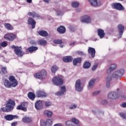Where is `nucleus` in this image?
<instances>
[{
    "instance_id": "nucleus-1",
    "label": "nucleus",
    "mask_w": 126,
    "mask_h": 126,
    "mask_svg": "<svg viewBox=\"0 0 126 126\" xmlns=\"http://www.w3.org/2000/svg\"><path fill=\"white\" fill-rule=\"evenodd\" d=\"M10 81L11 82V84L9 83V81L5 79L4 81V85L7 88H10V87H16L17 86L18 82L14 76H10L9 77Z\"/></svg>"
},
{
    "instance_id": "nucleus-2",
    "label": "nucleus",
    "mask_w": 126,
    "mask_h": 126,
    "mask_svg": "<svg viewBox=\"0 0 126 126\" xmlns=\"http://www.w3.org/2000/svg\"><path fill=\"white\" fill-rule=\"evenodd\" d=\"M123 94L122 91L120 88H117V93L115 92H111L108 94V99L109 100H115L119 97V96H121Z\"/></svg>"
},
{
    "instance_id": "nucleus-3",
    "label": "nucleus",
    "mask_w": 126,
    "mask_h": 126,
    "mask_svg": "<svg viewBox=\"0 0 126 126\" xmlns=\"http://www.w3.org/2000/svg\"><path fill=\"white\" fill-rule=\"evenodd\" d=\"M52 81L54 84L57 86L63 85V77L61 75L56 76L53 78Z\"/></svg>"
},
{
    "instance_id": "nucleus-4",
    "label": "nucleus",
    "mask_w": 126,
    "mask_h": 126,
    "mask_svg": "<svg viewBox=\"0 0 126 126\" xmlns=\"http://www.w3.org/2000/svg\"><path fill=\"white\" fill-rule=\"evenodd\" d=\"M125 73V70L124 69H120L119 70L114 71L112 74V76L114 78H116V79H120Z\"/></svg>"
},
{
    "instance_id": "nucleus-5",
    "label": "nucleus",
    "mask_w": 126,
    "mask_h": 126,
    "mask_svg": "<svg viewBox=\"0 0 126 126\" xmlns=\"http://www.w3.org/2000/svg\"><path fill=\"white\" fill-rule=\"evenodd\" d=\"M78 120L75 118H73L71 121H67L65 122L66 126H78Z\"/></svg>"
},
{
    "instance_id": "nucleus-6",
    "label": "nucleus",
    "mask_w": 126,
    "mask_h": 126,
    "mask_svg": "<svg viewBox=\"0 0 126 126\" xmlns=\"http://www.w3.org/2000/svg\"><path fill=\"white\" fill-rule=\"evenodd\" d=\"M16 38V35L12 32H9L4 35V39L8 41H13Z\"/></svg>"
},
{
    "instance_id": "nucleus-7",
    "label": "nucleus",
    "mask_w": 126,
    "mask_h": 126,
    "mask_svg": "<svg viewBox=\"0 0 126 126\" xmlns=\"http://www.w3.org/2000/svg\"><path fill=\"white\" fill-rule=\"evenodd\" d=\"M10 111H12L14 108V106H15V101L11 99H9L7 101L6 105Z\"/></svg>"
},
{
    "instance_id": "nucleus-8",
    "label": "nucleus",
    "mask_w": 126,
    "mask_h": 126,
    "mask_svg": "<svg viewBox=\"0 0 126 126\" xmlns=\"http://www.w3.org/2000/svg\"><path fill=\"white\" fill-rule=\"evenodd\" d=\"M112 8H115L118 10H125V8L120 3H113L111 4Z\"/></svg>"
},
{
    "instance_id": "nucleus-9",
    "label": "nucleus",
    "mask_w": 126,
    "mask_h": 126,
    "mask_svg": "<svg viewBox=\"0 0 126 126\" xmlns=\"http://www.w3.org/2000/svg\"><path fill=\"white\" fill-rule=\"evenodd\" d=\"M66 91V88L65 86H63L60 87V90L55 94L57 96H63L64 94V92Z\"/></svg>"
},
{
    "instance_id": "nucleus-10",
    "label": "nucleus",
    "mask_w": 126,
    "mask_h": 126,
    "mask_svg": "<svg viewBox=\"0 0 126 126\" xmlns=\"http://www.w3.org/2000/svg\"><path fill=\"white\" fill-rule=\"evenodd\" d=\"M75 89L76 91H78V92H81V91L83 89V88L81 86V82L79 79L76 81Z\"/></svg>"
},
{
    "instance_id": "nucleus-11",
    "label": "nucleus",
    "mask_w": 126,
    "mask_h": 126,
    "mask_svg": "<svg viewBox=\"0 0 126 126\" xmlns=\"http://www.w3.org/2000/svg\"><path fill=\"white\" fill-rule=\"evenodd\" d=\"M15 54L18 57H22L24 55V52H22V48L21 47H17L16 49H14Z\"/></svg>"
},
{
    "instance_id": "nucleus-12",
    "label": "nucleus",
    "mask_w": 126,
    "mask_h": 126,
    "mask_svg": "<svg viewBox=\"0 0 126 126\" xmlns=\"http://www.w3.org/2000/svg\"><path fill=\"white\" fill-rule=\"evenodd\" d=\"M4 119H5L6 121H12V120H14L15 119H18V116H17V115L9 114L4 116Z\"/></svg>"
},
{
    "instance_id": "nucleus-13",
    "label": "nucleus",
    "mask_w": 126,
    "mask_h": 126,
    "mask_svg": "<svg viewBox=\"0 0 126 126\" xmlns=\"http://www.w3.org/2000/svg\"><path fill=\"white\" fill-rule=\"evenodd\" d=\"M28 24L29 25L32 26V29H34L35 25H36V21L33 19V18H29L28 20Z\"/></svg>"
},
{
    "instance_id": "nucleus-14",
    "label": "nucleus",
    "mask_w": 126,
    "mask_h": 126,
    "mask_svg": "<svg viewBox=\"0 0 126 126\" xmlns=\"http://www.w3.org/2000/svg\"><path fill=\"white\" fill-rule=\"evenodd\" d=\"M81 21L83 23H91V18L89 16L85 15L83 19L81 20Z\"/></svg>"
},
{
    "instance_id": "nucleus-15",
    "label": "nucleus",
    "mask_w": 126,
    "mask_h": 126,
    "mask_svg": "<svg viewBox=\"0 0 126 126\" xmlns=\"http://www.w3.org/2000/svg\"><path fill=\"white\" fill-rule=\"evenodd\" d=\"M35 109L36 110H41L43 108V102L41 100L37 101L35 104Z\"/></svg>"
},
{
    "instance_id": "nucleus-16",
    "label": "nucleus",
    "mask_w": 126,
    "mask_h": 126,
    "mask_svg": "<svg viewBox=\"0 0 126 126\" xmlns=\"http://www.w3.org/2000/svg\"><path fill=\"white\" fill-rule=\"evenodd\" d=\"M17 110H22L24 112H26L27 108L25 107V103L24 102L21 103L20 105L17 107Z\"/></svg>"
},
{
    "instance_id": "nucleus-17",
    "label": "nucleus",
    "mask_w": 126,
    "mask_h": 126,
    "mask_svg": "<svg viewBox=\"0 0 126 126\" xmlns=\"http://www.w3.org/2000/svg\"><path fill=\"white\" fill-rule=\"evenodd\" d=\"M118 28L119 30L120 38H122V36H123V34L124 33V30H125V27L122 25H119L118 26Z\"/></svg>"
},
{
    "instance_id": "nucleus-18",
    "label": "nucleus",
    "mask_w": 126,
    "mask_h": 126,
    "mask_svg": "<svg viewBox=\"0 0 126 126\" xmlns=\"http://www.w3.org/2000/svg\"><path fill=\"white\" fill-rule=\"evenodd\" d=\"M88 51L89 54L92 56V58H94V57H95L96 51H95L94 48L92 47H89Z\"/></svg>"
},
{
    "instance_id": "nucleus-19",
    "label": "nucleus",
    "mask_w": 126,
    "mask_h": 126,
    "mask_svg": "<svg viewBox=\"0 0 126 126\" xmlns=\"http://www.w3.org/2000/svg\"><path fill=\"white\" fill-rule=\"evenodd\" d=\"M97 34L100 39H103L105 37V32L101 29L97 30Z\"/></svg>"
},
{
    "instance_id": "nucleus-20",
    "label": "nucleus",
    "mask_w": 126,
    "mask_h": 126,
    "mask_svg": "<svg viewBox=\"0 0 126 126\" xmlns=\"http://www.w3.org/2000/svg\"><path fill=\"white\" fill-rule=\"evenodd\" d=\"M95 82H96V79H92L90 80L89 82V85L88 86L89 89H91V88H93V87H94Z\"/></svg>"
},
{
    "instance_id": "nucleus-21",
    "label": "nucleus",
    "mask_w": 126,
    "mask_h": 126,
    "mask_svg": "<svg viewBox=\"0 0 126 126\" xmlns=\"http://www.w3.org/2000/svg\"><path fill=\"white\" fill-rule=\"evenodd\" d=\"M82 62V58H76L73 59V64L74 65H76L77 63H80Z\"/></svg>"
},
{
    "instance_id": "nucleus-22",
    "label": "nucleus",
    "mask_w": 126,
    "mask_h": 126,
    "mask_svg": "<svg viewBox=\"0 0 126 126\" xmlns=\"http://www.w3.org/2000/svg\"><path fill=\"white\" fill-rule=\"evenodd\" d=\"M57 31H58L59 33H60V34H63L65 33V28L63 26H61L57 29Z\"/></svg>"
},
{
    "instance_id": "nucleus-23",
    "label": "nucleus",
    "mask_w": 126,
    "mask_h": 126,
    "mask_svg": "<svg viewBox=\"0 0 126 126\" xmlns=\"http://www.w3.org/2000/svg\"><path fill=\"white\" fill-rule=\"evenodd\" d=\"M28 15H29V16H32L33 18H35V17H36V18H39V17H40V15H39L38 13L35 12H30L28 13Z\"/></svg>"
},
{
    "instance_id": "nucleus-24",
    "label": "nucleus",
    "mask_w": 126,
    "mask_h": 126,
    "mask_svg": "<svg viewBox=\"0 0 126 126\" xmlns=\"http://www.w3.org/2000/svg\"><path fill=\"white\" fill-rule=\"evenodd\" d=\"M36 95L37 97H46V93L42 91H39L36 92Z\"/></svg>"
},
{
    "instance_id": "nucleus-25",
    "label": "nucleus",
    "mask_w": 126,
    "mask_h": 126,
    "mask_svg": "<svg viewBox=\"0 0 126 126\" xmlns=\"http://www.w3.org/2000/svg\"><path fill=\"white\" fill-rule=\"evenodd\" d=\"M38 50V47L35 46H31L30 48L27 49V52H30V53H33L34 51H37Z\"/></svg>"
},
{
    "instance_id": "nucleus-26",
    "label": "nucleus",
    "mask_w": 126,
    "mask_h": 126,
    "mask_svg": "<svg viewBox=\"0 0 126 126\" xmlns=\"http://www.w3.org/2000/svg\"><path fill=\"white\" fill-rule=\"evenodd\" d=\"M72 61V57L71 56H66L63 58V62L64 63H70Z\"/></svg>"
},
{
    "instance_id": "nucleus-27",
    "label": "nucleus",
    "mask_w": 126,
    "mask_h": 126,
    "mask_svg": "<svg viewBox=\"0 0 126 126\" xmlns=\"http://www.w3.org/2000/svg\"><path fill=\"white\" fill-rule=\"evenodd\" d=\"M38 34L40 36H42V37H47L48 36V32L46 31H39Z\"/></svg>"
},
{
    "instance_id": "nucleus-28",
    "label": "nucleus",
    "mask_w": 126,
    "mask_h": 126,
    "mask_svg": "<svg viewBox=\"0 0 126 126\" xmlns=\"http://www.w3.org/2000/svg\"><path fill=\"white\" fill-rule=\"evenodd\" d=\"M93 6H98V2L97 0H88Z\"/></svg>"
},
{
    "instance_id": "nucleus-29",
    "label": "nucleus",
    "mask_w": 126,
    "mask_h": 126,
    "mask_svg": "<svg viewBox=\"0 0 126 126\" xmlns=\"http://www.w3.org/2000/svg\"><path fill=\"white\" fill-rule=\"evenodd\" d=\"M4 27H5L7 30H13V27L10 25V24L5 23Z\"/></svg>"
},
{
    "instance_id": "nucleus-30",
    "label": "nucleus",
    "mask_w": 126,
    "mask_h": 126,
    "mask_svg": "<svg viewBox=\"0 0 126 126\" xmlns=\"http://www.w3.org/2000/svg\"><path fill=\"white\" fill-rule=\"evenodd\" d=\"M23 122H24V123H31V122H32V119L31 118L29 117H24L22 119Z\"/></svg>"
},
{
    "instance_id": "nucleus-31",
    "label": "nucleus",
    "mask_w": 126,
    "mask_h": 126,
    "mask_svg": "<svg viewBox=\"0 0 126 126\" xmlns=\"http://www.w3.org/2000/svg\"><path fill=\"white\" fill-rule=\"evenodd\" d=\"M44 114L45 116H47L48 118H51V117L53 116V112L48 110H45L44 112Z\"/></svg>"
},
{
    "instance_id": "nucleus-32",
    "label": "nucleus",
    "mask_w": 126,
    "mask_h": 126,
    "mask_svg": "<svg viewBox=\"0 0 126 126\" xmlns=\"http://www.w3.org/2000/svg\"><path fill=\"white\" fill-rule=\"evenodd\" d=\"M28 97L29 99L33 100L35 99V94H33V93H29L28 94Z\"/></svg>"
},
{
    "instance_id": "nucleus-33",
    "label": "nucleus",
    "mask_w": 126,
    "mask_h": 126,
    "mask_svg": "<svg viewBox=\"0 0 126 126\" xmlns=\"http://www.w3.org/2000/svg\"><path fill=\"white\" fill-rule=\"evenodd\" d=\"M37 42L39 45L41 46L43 45H46L47 44V41L45 40L44 39H39L37 41Z\"/></svg>"
},
{
    "instance_id": "nucleus-34",
    "label": "nucleus",
    "mask_w": 126,
    "mask_h": 126,
    "mask_svg": "<svg viewBox=\"0 0 126 126\" xmlns=\"http://www.w3.org/2000/svg\"><path fill=\"white\" fill-rule=\"evenodd\" d=\"M91 66V63L88 62H86L83 64L84 68H89Z\"/></svg>"
},
{
    "instance_id": "nucleus-35",
    "label": "nucleus",
    "mask_w": 126,
    "mask_h": 126,
    "mask_svg": "<svg viewBox=\"0 0 126 126\" xmlns=\"http://www.w3.org/2000/svg\"><path fill=\"white\" fill-rule=\"evenodd\" d=\"M34 77H35V78H38L39 79H44V77H43L42 75H41V73H40V72L36 73L34 75Z\"/></svg>"
},
{
    "instance_id": "nucleus-36",
    "label": "nucleus",
    "mask_w": 126,
    "mask_h": 126,
    "mask_svg": "<svg viewBox=\"0 0 126 126\" xmlns=\"http://www.w3.org/2000/svg\"><path fill=\"white\" fill-rule=\"evenodd\" d=\"M59 68L57 66V65H54L51 67V71L53 73H56V71L58 70Z\"/></svg>"
},
{
    "instance_id": "nucleus-37",
    "label": "nucleus",
    "mask_w": 126,
    "mask_h": 126,
    "mask_svg": "<svg viewBox=\"0 0 126 126\" xmlns=\"http://www.w3.org/2000/svg\"><path fill=\"white\" fill-rule=\"evenodd\" d=\"M45 123L46 124V126H52V125H53V120H52V119H47Z\"/></svg>"
},
{
    "instance_id": "nucleus-38",
    "label": "nucleus",
    "mask_w": 126,
    "mask_h": 126,
    "mask_svg": "<svg viewBox=\"0 0 126 126\" xmlns=\"http://www.w3.org/2000/svg\"><path fill=\"white\" fill-rule=\"evenodd\" d=\"M1 109L3 112H11V111L9 109V108L6 105L5 107H3Z\"/></svg>"
},
{
    "instance_id": "nucleus-39",
    "label": "nucleus",
    "mask_w": 126,
    "mask_h": 126,
    "mask_svg": "<svg viewBox=\"0 0 126 126\" xmlns=\"http://www.w3.org/2000/svg\"><path fill=\"white\" fill-rule=\"evenodd\" d=\"M109 67H110L113 70H114V69H116L117 68V64H111L109 66Z\"/></svg>"
},
{
    "instance_id": "nucleus-40",
    "label": "nucleus",
    "mask_w": 126,
    "mask_h": 126,
    "mask_svg": "<svg viewBox=\"0 0 126 126\" xmlns=\"http://www.w3.org/2000/svg\"><path fill=\"white\" fill-rule=\"evenodd\" d=\"M39 73H40L41 76H42V77H44V76H46V75H47V72H46V71L45 70H42L41 71H40L39 72Z\"/></svg>"
},
{
    "instance_id": "nucleus-41",
    "label": "nucleus",
    "mask_w": 126,
    "mask_h": 126,
    "mask_svg": "<svg viewBox=\"0 0 126 126\" xmlns=\"http://www.w3.org/2000/svg\"><path fill=\"white\" fill-rule=\"evenodd\" d=\"M54 44H62L63 41L61 39H56L53 41Z\"/></svg>"
},
{
    "instance_id": "nucleus-42",
    "label": "nucleus",
    "mask_w": 126,
    "mask_h": 126,
    "mask_svg": "<svg viewBox=\"0 0 126 126\" xmlns=\"http://www.w3.org/2000/svg\"><path fill=\"white\" fill-rule=\"evenodd\" d=\"M120 116L123 120H126V113H120Z\"/></svg>"
},
{
    "instance_id": "nucleus-43",
    "label": "nucleus",
    "mask_w": 126,
    "mask_h": 126,
    "mask_svg": "<svg viewBox=\"0 0 126 126\" xmlns=\"http://www.w3.org/2000/svg\"><path fill=\"white\" fill-rule=\"evenodd\" d=\"M72 6L73 7H77V6H79V3L77 2H73L72 3Z\"/></svg>"
},
{
    "instance_id": "nucleus-44",
    "label": "nucleus",
    "mask_w": 126,
    "mask_h": 126,
    "mask_svg": "<svg viewBox=\"0 0 126 126\" xmlns=\"http://www.w3.org/2000/svg\"><path fill=\"white\" fill-rule=\"evenodd\" d=\"M112 80V77L110 75H108L106 77V82H111Z\"/></svg>"
},
{
    "instance_id": "nucleus-45",
    "label": "nucleus",
    "mask_w": 126,
    "mask_h": 126,
    "mask_svg": "<svg viewBox=\"0 0 126 126\" xmlns=\"http://www.w3.org/2000/svg\"><path fill=\"white\" fill-rule=\"evenodd\" d=\"M76 55H79V56H84L85 55L83 52L79 51H76Z\"/></svg>"
},
{
    "instance_id": "nucleus-46",
    "label": "nucleus",
    "mask_w": 126,
    "mask_h": 126,
    "mask_svg": "<svg viewBox=\"0 0 126 126\" xmlns=\"http://www.w3.org/2000/svg\"><path fill=\"white\" fill-rule=\"evenodd\" d=\"M57 14L59 16H63V12H62V11L60 10H58L57 11Z\"/></svg>"
},
{
    "instance_id": "nucleus-47",
    "label": "nucleus",
    "mask_w": 126,
    "mask_h": 126,
    "mask_svg": "<svg viewBox=\"0 0 126 126\" xmlns=\"http://www.w3.org/2000/svg\"><path fill=\"white\" fill-rule=\"evenodd\" d=\"M99 94H100V91H95V92H94L92 94V96H97V95H99Z\"/></svg>"
},
{
    "instance_id": "nucleus-48",
    "label": "nucleus",
    "mask_w": 126,
    "mask_h": 126,
    "mask_svg": "<svg viewBox=\"0 0 126 126\" xmlns=\"http://www.w3.org/2000/svg\"><path fill=\"white\" fill-rule=\"evenodd\" d=\"M77 107V105L75 104H72L69 107V109H71V110H73V109H76V107Z\"/></svg>"
},
{
    "instance_id": "nucleus-49",
    "label": "nucleus",
    "mask_w": 126,
    "mask_h": 126,
    "mask_svg": "<svg viewBox=\"0 0 126 126\" xmlns=\"http://www.w3.org/2000/svg\"><path fill=\"white\" fill-rule=\"evenodd\" d=\"M45 105L46 107H50V106H52V104L49 101H46L45 102Z\"/></svg>"
},
{
    "instance_id": "nucleus-50",
    "label": "nucleus",
    "mask_w": 126,
    "mask_h": 126,
    "mask_svg": "<svg viewBox=\"0 0 126 126\" xmlns=\"http://www.w3.org/2000/svg\"><path fill=\"white\" fill-rule=\"evenodd\" d=\"M98 66V64H95L92 68V70H93V71H94V70H95L96 69V68H97Z\"/></svg>"
},
{
    "instance_id": "nucleus-51",
    "label": "nucleus",
    "mask_w": 126,
    "mask_h": 126,
    "mask_svg": "<svg viewBox=\"0 0 126 126\" xmlns=\"http://www.w3.org/2000/svg\"><path fill=\"white\" fill-rule=\"evenodd\" d=\"M0 46L1 47L4 48V47H6V46H7V43L5 42H3L1 43Z\"/></svg>"
},
{
    "instance_id": "nucleus-52",
    "label": "nucleus",
    "mask_w": 126,
    "mask_h": 126,
    "mask_svg": "<svg viewBox=\"0 0 126 126\" xmlns=\"http://www.w3.org/2000/svg\"><path fill=\"white\" fill-rule=\"evenodd\" d=\"M2 72H3L4 74L6 73V72H7V70H6V67H3L2 68Z\"/></svg>"
},
{
    "instance_id": "nucleus-53",
    "label": "nucleus",
    "mask_w": 126,
    "mask_h": 126,
    "mask_svg": "<svg viewBox=\"0 0 126 126\" xmlns=\"http://www.w3.org/2000/svg\"><path fill=\"white\" fill-rule=\"evenodd\" d=\"M102 105H107L108 104V101L106 100H103L101 101Z\"/></svg>"
},
{
    "instance_id": "nucleus-54",
    "label": "nucleus",
    "mask_w": 126,
    "mask_h": 126,
    "mask_svg": "<svg viewBox=\"0 0 126 126\" xmlns=\"http://www.w3.org/2000/svg\"><path fill=\"white\" fill-rule=\"evenodd\" d=\"M112 71H113V70L111 69L110 67H109V68L107 70V73H108V74H109V73H111Z\"/></svg>"
},
{
    "instance_id": "nucleus-55",
    "label": "nucleus",
    "mask_w": 126,
    "mask_h": 126,
    "mask_svg": "<svg viewBox=\"0 0 126 126\" xmlns=\"http://www.w3.org/2000/svg\"><path fill=\"white\" fill-rule=\"evenodd\" d=\"M106 86L107 88H110L111 85H110V82H106Z\"/></svg>"
},
{
    "instance_id": "nucleus-56",
    "label": "nucleus",
    "mask_w": 126,
    "mask_h": 126,
    "mask_svg": "<svg viewBox=\"0 0 126 126\" xmlns=\"http://www.w3.org/2000/svg\"><path fill=\"white\" fill-rule=\"evenodd\" d=\"M41 126H47V124L46 123V122H41Z\"/></svg>"
},
{
    "instance_id": "nucleus-57",
    "label": "nucleus",
    "mask_w": 126,
    "mask_h": 126,
    "mask_svg": "<svg viewBox=\"0 0 126 126\" xmlns=\"http://www.w3.org/2000/svg\"><path fill=\"white\" fill-rule=\"evenodd\" d=\"M122 106L123 108H126V102H123V103L122 104Z\"/></svg>"
},
{
    "instance_id": "nucleus-58",
    "label": "nucleus",
    "mask_w": 126,
    "mask_h": 126,
    "mask_svg": "<svg viewBox=\"0 0 126 126\" xmlns=\"http://www.w3.org/2000/svg\"><path fill=\"white\" fill-rule=\"evenodd\" d=\"M54 126H63V124L61 123H58L55 124Z\"/></svg>"
},
{
    "instance_id": "nucleus-59",
    "label": "nucleus",
    "mask_w": 126,
    "mask_h": 126,
    "mask_svg": "<svg viewBox=\"0 0 126 126\" xmlns=\"http://www.w3.org/2000/svg\"><path fill=\"white\" fill-rule=\"evenodd\" d=\"M17 125V122H14L11 124L12 126H15Z\"/></svg>"
},
{
    "instance_id": "nucleus-60",
    "label": "nucleus",
    "mask_w": 126,
    "mask_h": 126,
    "mask_svg": "<svg viewBox=\"0 0 126 126\" xmlns=\"http://www.w3.org/2000/svg\"><path fill=\"white\" fill-rule=\"evenodd\" d=\"M18 46H15V45H12V49H15V50H16V49H17V48H18Z\"/></svg>"
},
{
    "instance_id": "nucleus-61",
    "label": "nucleus",
    "mask_w": 126,
    "mask_h": 126,
    "mask_svg": "<svg viewBox=\"0 0 126 126\" xmlns=\"http://www.w3.org/2000/svg\"><path fill=\"white\" fill-rule=\"evenodd\" d=\"M51 0H43V1H44V2H46L47 3H49Z\"/></svg>"
},
{
    "instance_id": "nucleus-62",
    "label": "nucleus",
    "mask_w": 126,
    "mask_h": 126,
    "mask_svg": "<svg viewBox=\"0 0 126 126\" xmlns=\"http://www.w3.org/2000/svg\"><path fill=\"white\" fill-rule=\"evenodd\" d=\"M81 11V9L80 8H77V9H76V11L77 12H80Z\"/></svg>"
},
{
    "instance_id": "nucleus-63",
    "label": "nucleus",
    "mask_w": 126,
    "mask_h": 126,
    "mask_svg": "<svg viewBox=\"0 0 126 126\" xmlns=\"http://www.w3.org/2000/svg\"><path fill=\"white\" fill-rule=\"evenodd\" d=\"M27 2H28L29 3H32V0H27Z\"/></svg>"
},
{
    "instance_id": "nucleus-64",
    "label": "nucleus",
    "mask_w": 126,
    "mask_h": 126,
    "mask_svg": "<svg viewBox=\"0 0 126 126\" xmlns=\"http://www.w3.org/2000/svg\"><path fill=\"white\" fill-rule=\"evenodd\" d=\"M92 112L94 114H96V110H93Z\"/></svg>"
}]
</instances>
